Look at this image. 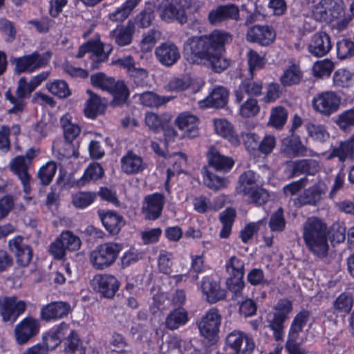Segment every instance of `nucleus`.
<instances>
[{"mask_svg":"<svg viewBox=\"0 0 354 354\" xmlns=\"http://www.w3.org/2000/svg\"><path fill=\"white\" fill-rule=\"evenodd\" d=\"M229 91L221 86H216L204 100L200 101L201 107L224 108L228 102Z\"/></svg>","mask_w":354,"mask_h":354,"instance_id":"nucleus-25","label":"nucleus"},{"mask_svg":"<svg viewBox=\"0 0 354 354\" xmlns=\"http://www.w3.org/2000/svg\"><path fill=\"white\" fill-rule=\"evenodd\" d=\"M256 174L252 170H248L243 173L239 178V186L236 187V192L239 194H243L248 191L256 187Z\"/></svg>","mask_w":354,"mask_h":354,"instance_id":"nucleus-42","label":"nucleus"},{"mask_svg":"<svg viewBox=\"0 0 354 354\" xmlns=\"http://www.w3.org/2000/svg\"><path fill=\"white\" fill-rule=\"evenodd\" d=\"M104 170L100 164L97 162L91 164L86 168L82 176L83 184L90 180H97L102 178Z\"/></svg>","mask_w":354,"mask_h":354,"instance_id":"nucleus-64","label":"nucleus"},{"mask_svg":"<svg viewBox=\"0 0 354 354\" xmlns=\"http://www.w3.org/2000/svg\"><path fill=\"white\" fill-rule=\"evenodd\" d=\"M288 112L283 106H277L272 109L268 124L277 129L282 127L287 121Z\"/></svg>","mask_w":354,"mask_h":354,"instance_id":"nucleus-53","label":"nucleus"},{"mask_svg":"<svg viewBox=\"0 0 354 354\" xmlns=\"http://www.w3.org/2000/svg\"><path fill=\"white\" fill-rule=\"evenodd\" d=\"M50 53H39L37 51L31 54L15 58V73H32L40 68L45 66L50 59Z\"/></svg>","mask_w":354,"mask_h":354,"instance_id":"nucleus-7","label":"nucleus"},{"mask_svg":"<svg viewBox=\"0 0 354 354\" xmlns=\"http://www.w3.org/2000/svg\"><path fill=\"white\" fill-rule=\"evenodd\" d=\"M337 56L339 59H345L354 56V42L348 39H342L336 44Z\"/></svg>","mask_w":354,"mask_h":354,"instance_id":"nucleus-50","label":"nucleus"},{"mask_svg":"<svg viewBox=\"0 0 354 354\" xmlns=\"http://www.w3.org/2000/svg\"><path fill=\"white\" fill-rule=\"evenodd\" d=\"M121 168L127 174H137L147 168L142 158L132 151H129L121 158Z\"/></svg>","mask_w":354,"mask_h":354,"instance_id":"nucleus-29","label":"nucleus"},{"mask_svg":"<svg viewBox=\"0 0 354 354\" xmlns=\"http://www.w3.org/2000/svg\"><path fill=\"white\" fill-rule=\"evenodd\" d=\"M87 93L90 94L91 97L87 101L86 106L84 109V113L86 117L94 119L104 111L105 106L98 95L89 90L87 91Z\"/></svg>","mask_w":354,"mask_h":354,"instance_id":"nucleus-36","label":"nucleus"},{"mask_svg":"<svg viewBox=\"0 0 354 354\" xmlns=\"http://www.w3.org/2000/svg\"><path fill=\"white\" fill-rule=\"evenodd\" d=\"M203 174L205 184L210 189L218 190L225 186V178L214 174L206 167L203 169Z\"/></svg>","mask_w":354,"mask_h":354,"instance_id":"nucleus-52","label":"nucleus"},{"mask_svg":"<svg viewBox=\"0 0 354 354\" xmlns=\"http://www.w3.org/2000/svg\"><path fill=\"white\" fill-rule=\"evenodd\" d=\"M286 223L283 209L279 207L271 215L269 221V227L272 232H282L285 229Z\"/></svg>","mask_w":354,"mask_h":354,"instance_id":"nucleus-58","label":"nucleus"},{"mask_svg":"<svg viewBox=\"0 0 354 354\" xmlns=\"http://www.w3.org/2000/svg\"><path fill=\"white\" fill-rule=\"evenodd\" d=\"M226 342L234 354H251L255 348L253 339L239 330L231 332L227 336Z\"/></svg>","mask_w":354,"mask_h":354,"instance_id":"nucleus-12","label":"nucleus"},{"mask_svg":"<svg viewBox=\"0 0 354 354\" xmlns=\"http://www.w3.org/2000/svg\"><path fill=\"white\" fill-rule=\"evenodd\" d=\"M303 238L307 249L315 257L323 259L328 255L326 225L317 217H310L304 224Z\"/></svg>","mask_w":354,"mask_h":354,"instance_id":"nucleus-2","label":"nucleus"},{"mask_svg":"<svg viewBox=\"0 0 354 354\" xmlns=\"http://www.w3.org/2000/svg\"><path fill=\"white\" fill-rule=\"evenodd\" d=\"M331 48L330 37L325 32L315 33L308 46L309 53L317 57L326 55Z\"/></svg>","mask_w":354,"mask_h":354,"instance_id":"nucleus-17","label":"nucleus"},{"mask_svg":"<svg viewBox=\"0 0 354 354\" xmlns=\"http://www.w3.org/2000/svg\"><path fill=\"white\" fill-rule=\"evenodd\" d=\"M26 308V303L16 296L0 297V315L5 323H15Z\"/></svg>","mask_w":354,"mask_h":354,"instance_id":"nucleus-8","label":"nucleus"},{"mask_svg":"<svg viewBox=\"0 0 354 354\" xmlns=\"http://www.w3.org/2000/svg\"><path fill=\"white\" fill-rule=\"evenodd\" d=\"M226 286L235 297L241 296L245 287L243 277L230 276L226 280Z\"/></svg>","mask_w":354,"mask_h":354,"instance_id":"nucleus-62","label":"nucleus"},{"mask_svg":"<svg viewBox=\"0 0 354 354\" xmlns=\"http://www.w3.org/2000/svg\"><path fill=\"white\" fill-rule=\"evenodd\" d=\"M58 238L67 250L75 251L80 248V239L70 231L63 232Z\"/></svg>","mask_w":354,"mask_h":354,"instance_id":"nucleus-55","label":"nucleus"},{"mask_svg":"<svg viewBox=\"0 0 354 354\" xmlns=\"http://www.w3.org/2000/svg\"><path fill=\"white\" fill-rule=\"evenodd\" d=\"M160 17L164 21L176 20L180 24H184L187 20L184 8L178 4L172 3L165 6L160 13Z\"/></svg>","mask_w":354,"mask_h":354,"instance_id":"nucleus-33","label":"nucleus"},{"mask_svg":"<svg viewBox=\"0 0 354 354\" xmlns=\"http://www.w3.org/2000/svg\"><path fill=\"white\" fill-rule=\"evenodd\" d=\"M97 214L104 228L112 235L118 234L125 225L123 216L115 211L100 209Z\"/></svg>","mask_w":354,"mask_h":354,"instance_id":"nucleus-21","label":"nucleus"},{"mask_svg":"<svg viewBox=\"0 0 354 354\" xmlns=\"http://www.w3.org/2000/svg\"><path fill=\"white\" fill-rule=\"evenodd\" d=\"M353 304L354 297L353 294L350 292H343L333 300L332 307L337 314L345 317L353 311Z\"/></svg>","mask_w":354,"mask_h":354,"instance_id":"nucleus-32","label":"nucleus"},{"mask_svg":"<svg viewBox=\"0 0 354 354\" xmlns=\"http://www.w3.org/2000/svg\"><path fill=\"white\" fill-rule=\"evenodd\" d=\"M177 127L184 131V136L194 138L198 135V118L193 115L182 113L176 120Z\"/></svg>","mask_w":354,"mask_h":354,"instance_id":"nucleus-30","label":"nucleus"},{"mask_svg":"<svg viewBox=\"0 0 354 354\" xmlns=\"http://www.w3.org/2000/svg\"><path fill=\"white\" fill-rule=\"evenodd\" d=\"M239 15V8L233 4L219 6L208 14V20L212 24H216L226 19H236Z\"/></svg>","mask_w":354,"mask_h":354,"instance_id":"nucleus-28","label":"nucleus"},{"mask_svg":"<svg viewBox=\"0 0 354 354\" xmlns=\"http://www.w3.org/2000/svg\"><path fill=\"white\" fill-rule=\"evenodd\" d=\"M88 46L89 53H91L90 57L100 59V60H107L113 49L111 45L104 44L100 41L90 40L88 41Z\"/></svg>","mask_w":354,"mask_h":354,"instance_id":"nucleus-39","label":"nucleus"},{"mask_svg":"<svg viewBox=\"0 0 354 354\" xmlns=\"http://www.w3.org/2000/svg\"><path fill=\"white\" fill-rule=\"evenodd\" d=\"M259 111L258 101L254 98H250L241 106L240 113L243 117L250 118L257 115Z\"/></svg>","mask_w":354,"mask_h":354,"instance_id":"nucleus-63","label":"nucleus"},{"mask_svg":"<svg viewBox=\"0 0 354 354\" xmlns=\"http://www.w3.org/2000/svg\"><path fill=\"white\" fill-rule=\"evenodd\" d=\"M319 164L313 159H301L286 161L285 173L288 178H293L301 174L314 176L319 171Z\"/></svg>","mask_w":354,"mask_h":354,"instance_id":"nucleus-11","label":"nucleus"},{"mask_svg":"<svg viewBox=\"0 0 354 354\" xmlns=\"http://www.w3.org/2000/svg\"><path fill=\"white\" fill-rule=\"evenodd\" d=\"M188 321V312L183 307H178L167 314L165 325L168 330H176L186 325Z\"/></svg>","mask_w":354,"mask_h":354,"instance_id":"nucleus-31","label":"nucleus"},{"mask_svg":"<svg viewBox=\"0 0 354 354\" xmlns=\"http://www.w3.org/2000/svg\"><path fill=\"white\" fill-rule=\"evenodd\" d=\"M128 75L136 86L144 87L147 85L148 71L140 67L130 69Z\"/></svg>","mask_w":354,"mask_h":354,"instance_id":"nucleus-56","label":"nucleus"},{"mask_svg":"<svg viewBox=\"0 0 354 354\" xmlns=\"http://www.w3.org/2000/svg\"><path fill=\"white\" fill-rule=\"evenodd\" d=\"M173 254L170 252L161 250L158 259V266L160 272L165 274H171Z\"/></svg>","mask_w":354,"mask_h":354,"instance_id":"nucleus-60","label":"nucleus"},{"mask_svg":"<svg viewBox=\"0 0 354 354\" xmlns=\"http://www.w3.org/2000/svg\"><path fill=\"white\" fill-rule=\"evenodd\" d=\"M135 32V24L131 20H129L125 25L117 26L111 31L110 37L117 46L124 47L132 43Z\"/></svg>","mask_w":354,"mask_h":354,"instance_id":"nucleus-19","label":"nucleus"},{"mask_svg":"<svg viewBox=\"0 0 354 354\" xmlns=\"http://www.w3.org/2000/svg\"><path fill=\"white\" fill-rule=\"evenodd\" d=\"M39 320L31 316H27L18 323L14 328V335L17 344H27L39 332Z\"/></svg>","mask_w":354,"mask_h":354,"instance_id":"nucleus-9","label":"nucleus"},{"mask_svg":"<svg viewBox=\"0 0 354 354\" xmlns=\"http://www.w3.org/2000/svg\"><path fill=\"white\" fill-rule=\"evenodd\" d=\"M240 88L248 95L258 97L262 94L263 83L261 80L254 79L252 74L250 77H246L241 82Z\"/></svg>","mask_w":354,"mask_h":354,"instance_id":"nucleus-43","label":"nucleus"},{"mask_svg":"<svg viewBox=\"0 0 354 354\" xmlns=\"http://www.w3.org/2000/svg\"><path fill=\"white\" fill-rule=\"evenodd\" d=\"M226 271L230 276L244 277L245 263L235 256H232L225 264Z\"/></svg>","mask_w":354,"mask_h":354,"instance_id":"nucleus-54","label":"nucleus"},{"mask_svg":"<svg viewBox=\"0 0 354 354\" xmlns=\"http://www.w3.org/2000/svg\"><path fill=\"white\" fill-rule=\"evenodd\" d=\"M354 155V133L346 141L340 143L338 147L334 148L331 156L337 157L340 162L347 158H352Z\"/></svg>","mask_w":354,"mask_h":354,"instance_id":"nucleus-37","label":"nucleus"},{"mask_svg":"<svg viewBox=\"0 0 354 354\" xmlns=\"http://www.w3.org/2000/svg\"><path fill=\"white\" fill-rule=\"evenodd\" d=\"M46 88L52 94L59 98H66L71 94L68 84L64 80H57L48 82L46 84Z\"/></svg>","mask_w":354,"mask_h":354,"instance_id":"nucleus-49","label":"nucleus"},{"mask_svg":"<svg viewBox=\"0 0 354 354\" xmlns=\"http://www.w3.org/2000/svg\"><path fill=\"white\" fill-rule=\"evenodd\" d=\"M281 151L288 156L299 157L307 155V148L303 145L299 136L291 133L281 142Z\"/></svg>","mask_w":354,"mask_h":354,"instance_id":"nucleus-22","label":"nucleus"},{"mask_svg":"<svg viewBox=\"0 0 354 354\" xmlns=\"http://www.w3.org/2000/svg\"><path fill=\"white\" fill-rule=\"evenodd\" d=\"M274 312L267 315L268 327L272 331L275 341H282L285 335V322L289 318L292 310V302L287 299H281L274 306Z\"/></svg>","mask_w":354,"mask_h":354,"instance_id":"nucleus-4","label":"nucleus"},{"mask_svg":"<svg viewBox=\"0 0 354 354\" xmlns=\"http://www.w3.org/2000/svg\"><path fill=\"white\" fill-rule=\"evenodd\" d=\"M57 165L53 161H50L43 165L37 173L41 184L45 186L48 185L52 182L57 172Z\"/></svg>","mask_w":354,"mask_h":354,"instance_id":"nucleus-47","label":"nucleus"},{"mask_svg":"<svg viewBox=\"0 0 354 354\" xmlns=\"http://www.w3.org/2000/svg\"><path fill=\"white\" fill-rule=\"evenodd\" d=\"M332 21L344 15L345 6L343 0H323Z\"/></svg>","mask_w":354,"mask_h":354,"instance_id":"nucleus-48","label":"nucleus"},{"mask_svg":"<svg viewBox=\"0 0 354 354\" xmlns=\"http://www.w3.org/2000/svg\"><path fill=\"white\" fill-rule=\"evenodd\" d=\"M301 79V73L295 64L290 66L286 70L280 77L281 83L284 86H290L299 83Z\"/></svg>","mask_w":354,"mask_h":354,"instance_id":"nucleus-46","label":"nucleus"},{"mask_svg":"<svg viewBox=\"0 0 354 354\" xmlns=\"http://www.w3.org/2000/svg\"><path fill=\"white\" fill-rule=\"evenodd\" d=\"M333 80L335 86L349 88L354 85V73L347 69L340 68L335 72Z\"/></svg>","mask_w":354,"mask_h":354,"instance_id":"nucleus-44","label":"nucleus"},{"mask_svg":"<svg viewBox=\"0 0 354 354\" xmlns=\"http://www.w3.org/2000/svg\"><path fill=\"white\" fill-rule=\"evenodd\" d=\"M169 98L160 96L152 91L143 92L140 95L142 104L149 107H159L169 101Z\"/></svg>","mask_w":354,"mask_h":354,"instance_id":"nucleus-45","label":"nucleus"},{"mask_svg":"<svg viewBox=\"0 0 354 354\" xmlns=\"http://www.w3.org/2000/svg\"><path fill=\"white\" fill-rule=\"evenodd\" d=\"M236 217V210L232 207H227L219 214V221L222 224L219 235L222 239H227L230 236Z\"/></svg>","mask_w":354,"mask_h":354,"instance_id":"nucleus-35","label":"nucleus"},{"mask_svg":"<svg viewBox=\"0 0 354 354\" xmlns=\"http://www.w3.org/2000/svg\"><path fill=\"white\" fill-rule=\"evenodd\" d=\"M306 129L308 136L317 142L323 143L328 138V133L322 125L308 123Z\"/></svg>","mask_w":354,"mask_h":354,"instance_id":"nucleus-57","label":"nucleus"},{"mask_svg":"<svg viewBox=\"0 0 354 354\" xmlns=\"http://www.w3.org/2000/svg\"><path fill=\"white\" fill-rule=\"evenodd\" d=\"M242 195L246 197V201L248 204H254L257 206L266 204L270 197L268 191L259 186L253 187V189Z\"/></svg>","mask_w":354,"mask_h":354,"instance_id":"nucleus-40","label":"nucleus"},{"mask_svg":"<svg viewBox=\"0 0 354 354\" xmlns=\"http://www.w3.org/2000/svg\"><path fill=\"white\" fill-rule=\"evenodd\" d=\"M91 82L95 87L107 91L113 96L112 104L114 106L123 105L129 98V90L124 81L116 82L114 78L98 73L91 76Z\"/></svg>","mask_w":354,"mask_h":354,"instance_id":"nucleus-3","label":"nucleus"},{"mask_svg":"<svg viewBox=\"0 0 354 354\" xmlns=\"http://www.w3.org/2000/svg\"><path fill=\"white\" fill-rule=\"evenodd\" d=\"M231 41V35L219 30L201 36H192L184 43V57L190 64H208L215 73H219L230 64L223 53L225 45Z\"/></svg>","mask_w":354,"mask_h":354,"instance_id":"nucleus-1","label":"nucleus"},{"mask_svg":"<svg viewBox=\"0 0 354 354\" xmlns=\"http://www.w3.org/2000/svg\"><path fill=\"white\" fill-rule=\"evenodd\" d=\"M8 246L10 250L15 254L19 266L26 267L30 263L32 252L30 247L24 243L22 236H17L9 240Z\"/></svg>","mask_w":354,"mask_h":354,"instance_id":"nucleus-15","label":"nucleus"},{"mask_svg":"<svg viewBox=\"0 0 354 354\" xmlns=\"http://www.w3.org/2000/svg\"><path fill=\"white\" fill-rule=\"evenodd\" d=\"M97 194L90 192H79L73 196V204L75 207L84 209L92 204Z\"/></svg>","mask_w":354,"mask_h":354,"instance_id":"nucleus-51","label":"nucleus"},{"mask_svg":"<svg viewBox=\"0 0 354 354\" xmlns=\"http://www.w3.org/2000/svg\"><path fill=\"white\" fill-rule=\"evenodd\" d=\"M64 344L66 354H86L85 348L75 330H71Z\"/></svg>","mask_w":354,"mask_h":354,"instance_id":"nucleus-38","label":"nucleus"},{"mask_svg":"<svg viewBox=\"0 0 354 354\" xmlns=\"http://www.w3.org/2000/svg\"><path fill=\"white\" fill-rule=\"evenodd\" d=\"M341 97L334 91H323L317 93L312 100V106L318 113L330 116L337 111Z\"/></svg>","mask_w":354,"mask_h":354,"instance_id":"nucleus-6","label":"nucleus"},{"mask_svg":"<svg viewBox=\"0 0 354 354\" xmlns=\"http://www.w3.org/2000/svg\"><path fill=\"white\" fill-rule=\"evenodd\" d=\"M155 56L162 66L169 67L180 59V53L175 44L166 41L161 43L156 48Z\"/></svg>","mask_w":354,"mask_h":354,"instance_id":"nucleus-14","label":"nucleus"},{"mask_svg":"<svg viewBox=\"0 0 354 354\" xmlns=\"http://www.w3.org/2000/svg\"><path fill=\"white\" fill-rule=\"evenodd\" d=\"M275 37L274 30L268 26H253L246 33L248 41L259 43L261 46H268L274 41Z\"/></svg>","mask_w":354,"mask_h":354,"instance_id":"nucleus-18","label":"nucleus"},{"mask_svg":"<svg viewBox=\"0 0 354 354\" xmlns=\"http://www.w3.org/2000/svg\"><path fill=\"white\" fill-rule=\"evenodd\" d=\"M71 311L70 304L66 301H54L43 306L40 318L46 322L57 320L66 317Z\"/></svg>","mask_w":354,"mask_h":354,"instance_id":"nucleus-16","label":"nucleus"},{"mask_svg":"<svg viewBox=\"0 0 354 354\" xmlns=\"http://www.w3.org/2000/svg\"><path fill=\"white\" fill-rule=\"evenodd\" d=\"M29 164L27 163L25 157L23 156H18L13 158L10 163V170L16 174L20 179L24 188V192L26 194L30 192V176L28 172Z\"/></svg>","mask_w":354,"mask_h":354,"instance_id":"nucleus-26","label":"nucleus"},{"mask_svg":"<svg viewBox=\"0 0 354 354\" xmlns=\"http://www.w3.org/2000/svg\"><path fill=\"white\" fill-rule=\"evenodd\" d=\"M247 280L252 286H268L270 281L265 278L264 272L260 268H253L247 274Z\"/></svg>","mask_w":354,"mask_h":354,"instance_id":"nucleus-59","label":"nucleus"},{"mask_svg":"<svg viewBox=\"0 0 354 354\" xmlns=\"http://www.w3.org/2000/svg\"><path fill=\"white\" fill-rule=\"evenodd\" d=\"M214 129L221 136L227 139L230 143L236 147L240 144L239 138L235 133L231 124L225 119L214 120Z\"/></svg>","mask_w":354,"mask_h":354,"instance_id":"nucleus-34","label":"nucleus"},{"mask_svg":"<svg viewBox=\"0 0 354 354\" xmlns=\"http://www.w3.org/2000/svg\"><path fill=\"white\" fill-rule=\"evenodd\" d=\"M221 316L218 309L212 308L197 322L200 333L209 340L214 339L219 332Z\"/></svg>","mask_w":354,"mask_h":354,"instance_id":"nucleus-10","label":"nucleus"},{"mask_svg":"<svg viewBox=\"0 0 354 354\" xmlns=\"http://www.w3.org/2000/svg\"><path fill=\"white\" fill-rule=\"evenodd\" d=\"M201 290L210 304L216 303L226 297V291L221 288L220 283L209 277L203 278Z\"/></svg>","mask_w":354,"mask_h":354,"instance_id":"nucleus-24","label":"nucleus"},{"mask_svg":"<svg viewBox=\"0 0 354 354\" xmlns=\"http://www.w3.org/2000/svg\"><path fill=\"white\" fill-rule=\"evenodd\" d=\"M122 245L108 242L98 245L91 252L90 261L93 266L98 270L107 268L116 261Z\"/></svg>","mask_w":354,"mask_h":354,"instance_id":"nucleus-5","label":"nucleus"},{"mask_svg":"<svg viewBox=\"0 0 354 354\" xmlns=\"http://www.w3.org/2000/svg\"><path fill=\"white\" fill-rule=\"evenodd\" d=\"M64 129V136L68 145L72 144L73 141L79 136L80 129L77 125L71 124L68 120H61Z\"/></svg>","mask_w":354,"mask_h":354,"instance_id":"nucleus-61","label":"nucleus"},{"mask_svg":"<svg viewBox=\"0 0 354 354\" xmlns=\"http://www.w3.org/2000/svg\"><path fill=\"white\" fill-rule=\"evenodd\" d=\"M139 1L140 0H127L120 8L109 15V19L113 21H123L130 15Z\"/></svg>","mask_w":354,"mask_h":354,"instance_id":"nucleus-41","label":"nucleus"},{"mask_svg":"<svg viewBox=\"0 0 354 354\" xmlns=\"http://www.w3.org/2000/svg\"><path fill=\"white\" fill-rule=\"evenodd\" d=\"M94 281L97 292L105 298H113L120 287V282L113 275L100 274L97 275Z\"/></svg>","mask_w":354,"mask_h":354,"instance_id":"nucleus-20","label":"nucleus"},{"mask_svg":"<svg viewBox=\"0 0 354 354\" xmlns=\"http://www.w3.org/2000/svg\"><path fill=\"white\" fill-rule=\"evenodd\" d=\"M207 157L209 167L217 171L227 172L234 165L232 158L221 154L214 146L209 148Z\"/></svg>","mask_w":354,"mask_h":354,"instance_id":"nucleus-27","label":"nucleus"},{"mask_svg":"<svg viewBox=\"0 0 354 354\" xmlns=\"http://www.w3.org/2000/svg\"><path fill=\"white\" fill-rule=\"evenodd\" d=\"M326 190V185L322 181H318L311 187L306 189L298 196L296 204L299 207L307 205L316 206L324 198Z\"/></svg>","mask_w":354,"mask_h":354,"instance_id":"nucleus-13","label":"nucleus"},{"mask_svg":"<svg viewBox=\"0 0 354 354\" xmlns=\"http://www.w3.org/2000/svg\"><path fill=\"white\" fill-rule=\"evenodd\" d=\"M145 201L147 205L142 207V210L145 218L152 221L158 218L165 204V196L160 193H154L147 196Z\"/></svg>","mask_w":354,"mask_h":354,"instance_id":"nucleus-23","label":"nucleus"}]
</instances>
